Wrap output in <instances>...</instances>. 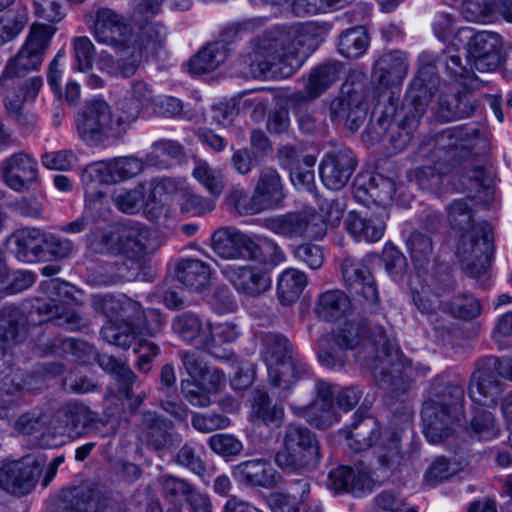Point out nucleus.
I'll list each match as a JSON object with an SVG mask.
<instances>
[{"label":"nucleus","mask_w":512,"mask_h":512,"mask_svg":"<svg viewBox=\"0 0 512 512\" xmlns=\"http://www.w3.org/2000/svg\"><path fill=\"white\" fill-rule=\"evenodd\" d=\"M146 184L139 183L131 190L121 191L113 194V201L117 208L126 214H134L145 207L152 210V205H148V194Z\"/></svg>","instance_id":"nucleus-51"},{"label":"nucleus","mask_w":512,"mask_h":512,"mask_svg":"<svg viewBox=\"0 0 512 512\" xmlns=\"http://www.w3.org/2000/svg\"><path fill=\"white\" fill-rule=\"evenodd\" d=\"M172 329L182 340L203 348L212 347L216 341L212 324H203L193 313L187 312L176 316L172 322Z\"/></svg>","instance_id":"nucleus-31"},{"label":"nucleus","mask_w":512,"mask_h":512,"mask_svg":"<svg viewBox=\"0 0 512 512\" xmlns=\"http://www.w3.org/2000/svg\"><path fill=\"white\" fill-rule=\"evenodd\" d=\"M361 192L367 194L385 213V207L391 203L395 193V184L391 179L378 174L371 176L367 184L355 185L356 197H360Z\"/></svg>","instance_id":"nucleus-47"},{"label":"nucleus","mask_w":512,"mask_h":512,"mask_svg":"<svg viewBox=\"0 0 512 512\" xmlns=\"http://www.w3.org/2000/svg\"><path fill=\"white\" fill-rule=\"evenodd\" d=\"M260 355L267 367L269 383L281 401L286 400L297 381L311 378L308 365L295 355L292 344L281 334L261 335Z\"/></svg>","instance_id":"nucleus-3"},{"label":"nucleus","mask_w":512,"mask_h":512,"mask_svg":"<svg viewBox=\"0 0 512 512\" xmlns=\"http://www.w3.org/2000/svg\"><path fill=\"white\" fill-rule=\"evenodd\" d=\"M448 219L451 226L460 231H468L476 224L473 222V211L465 199L454 200L449 205Z\"/></svg>","instance_id":"nucleus-61"},{"label":"nucleus","mask_w":512,"mask_h":512,"mask_svg":"<svg viewBox=\"0 0 512 512\" xmlns=\"http://www.w3.org/2000/svg\"><path fill=\"white\" fill-rule=\"evenodd\" d=\"M193 176L209 193L218 197L224 189V175L221 170L211 167L206 161H197Z\"/></svg>","instance_id":"nucleus-54"},{"label":"nucleus","mask_w":512,"mask_h":512,"mask_svg":"<svg viewBox=\"0 0 512 512\" xmlns=\"http://www.w3.org/2000/svg\"><path fill=\"white\" fill-rule=\"evenodd\" d=\"M27 20L23 12L0 16V47L13 41L25 28Z\"/></svg>","instance_id":"nucleus-60"},{"label":"nucleus","mask_w":512,"mask_h":512,"mask_svg":"<svg viewBox=\"0 0 512 512\" xmlns=\"http://www.w3.org/2000/svg\"><path fill=\"white\" fill-rule=\"evenodd\" d=\"M235 290L247 297H258L271 288L269 271L258 265H227L221 270Z\"/></svg>","instance_id":"nucleus-17"},{"label":"nucleus","mask_w":512,"mask_h":512,"mask_svg":"<svg viewBox=\"0 0 512 512\" xmlns=\"http://www.w3.org/2000/svg\"><path fill=\"white\" fill-rule=\"evenodd\" d=\"M54 29L47 25H32L30 33L15 55L6 65L0 78V85H4L8 79L21 77L29 71L37 70L42 61L45 50L53 36Z\"/></svg>","instance_id":"nucleus-10"},{"label":"nucleus","mask_w":512,"mask_h":512,"mask_svg":"<svg viewBox=\"0 0 512 512\" xmlns=\"http://www.w3.org/2000/svg\"><path fill=\"white\" fill-rule=\"evenodd\" d=\"M336 344L340 349L361 346L357 357L385 392L386 404L392 409L399 402L404 416L411 418L412 410L406 401L414 376L412 362L391 342L383 326L371 321L348 323L336 336Z\"/></svg>","instance_id":"nucleus-1"},{"label":"nucleus","mask_w":512,"mask_h":512,"mask_svg":"<svg viewBox=\"0 0 512 512\" xmlns=\"http://www.w3.org/2000/svg\"><path fill=\"white\" fill-rule=\"evenodd\" d=\"M103 491L93 485L63 489L58 495V512H98Z\"/></svg>","instance_id":"nucleus-28"},{"label":"nucleus","mask_w":512,"mask_h":512,"mask_svg":"<svg viewBox=\"0 0 512 512\" xmlns=\"http://www.w3.org/2000/svg\"><path fill=\"white\" fill-rule=\"evenodd\" d=\"M177 279L188 289L201 292L210 283L209 266L198 259H184L176 269Z\"/></svg>","instance_id":"nucleus-41"},{"label":"nucleus","mask_w":512,"mask_h":512,"mask_svg":"<svg viewBox=\"0 0 512 512\" xmlns=\"http://www.w3.org/2000/svg\"><path fill=\"white\" fill-rule=\"evenodd\" d=\"M229 49L222 41L208 44L188 63L189 70L193 74H204L218 68L227 58Z\"/></svg>","instance_id":"nucleus-42"},{"label":"nucleus","mask_w":512,"mask_h":512,"mask_svg":"<svg viewBox=\"0 0 512 512\" xmlns=\"http://www.w3.org/2000/svg\"><path fill=\"white\" fill-rule=\"evenodd\" d=\"M484 362L485 357L477 362L471 374L468 395L476 403L494 407L505 390V384L498 379L496 371L488 368Z\"/></svg>","instance_id":"nucleus-20"},{"label":"nucleus","mask_w":512,"mask_h":512,"mask_svg":"<svg viewBox=\"0 0 512 512\" xmlns=\"http://www.w3.org/2000/svg\"><path fill=\"white\" fill-rule=\"evenodd\" d=\"M384 214L350 211L345 218V228L356 241L377 242L385 232Z\"/></svg>","instance_id":"nucleus-27"},{"label":"nucleus","mask_w":512,"mask_h":512,"mask_svg":"<svg viewBox=\"0 0 512 512\" xmlns=\"http://www.w3.org/2000/svg\"><path fill=\"white\" fill-rule=\"evenodd\" d=\"M349 297L339 289L328 290L318 297L315 312L325 321H334L350 309Z\"/></svg>","instance_id":"nucleus-44"},{"label":"nucleus","mask_w":512,"mask_h":512,"mask_svg":"<svg viewBox=\"0 0 512 512\" xmlns=\"http://www.w3.org/2000/svg\"><path fill=\"white\" fill-rule=\"evenodd\" d=\"M143 169L144 161L137 157H116L88 164L81 174V180L85 184H114L136 177Z\"/></svg>","instance_id":"nucleus-11"},{"label":"nucleus","mask_w":512,"mask_h":512,"mask_svg":"<svg viewBox=\"0 0 512 512\" xmlns=\"http://www.w3.org/2000/svg\"><path fill=\"white\" fill-rule=\"evenodd\" d=\"M252 414L265 425H280L284 418L282 406L273 404L265 391H256L253 396Z\"/></svg>","instance_id":"nucleus-52"},{"label":"nucleus","mask_w":512,"mask_h":512,"mask_svg":"<svg viewBox=\"0 0 512 512\" xmlns=\"http://www.w3.org/2000/svg\"><path fill=\"white\" fill-rule=\"evenodd\" d=\"M426 158L427 164L414 170V179L421 189L436 192L451 169L439 159L434 160L429 151Z\"/></svg>","instance_id":"nucleus-46"},{"label":"nucleus","mask_w":512,"mask_h":512,"mask_svg":"<svg viewBox=\"0 0 512 512\" xmlns=\"http://www.w3.org/2000/svg\"><path fill=\"white\" fill-rule=\"evenodd\" d=\"M480 135V129L475 126L450 127L436 134L428 151L434 160L437 158L452 169L469 156Z\"/></svg>","instance_id":"nucleus-8"},{"label":"nucleus","mask_w":512,"mask_h":512,"mask_svg":"<svg viewBox=\"0 0 512 512\" xmlns=\"http://www.w3.org/2000/svg\"><path fill=\"white\" fill-rule=\"evenodd\" d=\"M254 204L261 212L279 207L285 194L281 177L276 169L265 167L260 170L254 190Z\"/></svg>","instance_id":"nucleus-29"},{"label":"nucleus","mask_w":512,"mask_h":512,"mask_svg":"<svg viewBox=\"0 0 512 512\" xmlns=\"http://www.w3.org/2000/svg\"><path fill=\"white\" fill-rule=\"evenodd\" d=\"M329 30L330 25L325 22L278 28L261 38L239 61V73L244 78L266 77L270 72L290 76L324 41Z\"/></svg>","instance_id":"nucleus-2"},{"label":"nucleus","mask_w":512,"mask_h":512,"mask_svg":"<svg viewBox=\"0 0 512 512\" xmlns=\"http://www.w3.org/2000/svg\"><path fill=\"white\" fill-rule=\"evenodd\" d=\"M328 486L335 492H348L354 495L371 489V475L367 468L339 466L329 472Z\"/></svg>","instance_id":"nucleus-32"},{"label":"nucleus","mask_w":512,"mask_h":512,"mask_svg":"<svg viewBox=\"0 0 512 512\" xmlns=\"http://www.w3.org/2000/svg\"><path fill=\"white\" fill-rule=\"evenodd\" d=\"M45 436L52 438L55 441L54 445L63 444L66 438L74 437L63 407L58 409L49 420L46 418Z\"/></svg>","instance_id":"nucleus-57"},{"label":"nucleus","mask_w":512,"mask_h":512,"mask_svg":"<svg viewBox=\"0 0 512 512\" xmlns=\"http://www.w3.org/2000/svg\"><path fill=\"white\" fill-rule=\"evenodd\" d=\"M42 472L41 463L31 457L3 462L0 466V488L17 497L29 494Z\"/></svg>","instance_id":"nucleus-13"},{"label":"nucleus","mask_w":512,"mask_h":512,"mask_svg":"<svg viewBox=\"0 0 512 512\" xmlns=\"http://www.w3.org/2000/svg\"><path fill=\"white\" fill-rule=\"evenodd\" d=\"M233 477L248 487L272 489L281 482V475L265 459L243 461L232 470Z\"/></svg>","instance_id":"nucleus-25"},{"label":"nucleus","mask_w":512,"mask_h":512,"mask_svg":"<svg viewBox=\"0 0 512 512\" xmlns=\"http://www.w3.org/2000/svg\"><path fill=\"white\" fill-rule=\"evenodd\" d=\"M119 229L113 231H92L86 235L87 248L96 254L119 255Z\"/></svg>","instance_id":"nucleus-53"},{"label":"nucleus","mask_w":512,"mask_h":512,"mask_svg":"<svg viewBox=\"0 0 512 512\" xmlns=\"http://www.w3.org/2000/svg\"><path fill=\"white\" fill-rule=\"evenodd\" d=\"M408 62L401 51H389L374 64L373 78L385 88L400 85L407 75Z\"/></svg>","instance_id":"nucleus-35"},{"label":"nucleus","mask_w":512,"mask_h":512,"mask_svg":"<svg viewBox=\"0 0 512 512\" xmlns=\"http://www.w3.org/2000/svg\"><path fill=\"white\" fill-rule=\"evenodd\" d=\"M464 397L465 392L462 386L448 383L444 386L435 387L431 396L424 402L462 416Z\"/></svg>","instance_id":"nucleus-45"},{"label":"nucleus","mask_w":512,"mask_h":512,"mask_svg":"<svg viewBox=\"0 0 512 512\" xmlns=\"http://www.w3.org/2000/svg\"><path fill=\"white\" fill-rule=\"evenodd\" d=\"M314 398L304 405L292 402L289 406L292 412L306 419L308 423L318 429H327L333 423L338 422L337 414L333 407V390L331 385L320 379L313 380Z\"/></svg>","instance_id":"nucleus-12"},{"label":"nucleus","mask_w":512,"mask_h":512,"mask_svg":"<svg viewBox=\"0 0 512 512\" xmlns=\"http://www.w3.org/2000/svg\"><path fill=\"white\" fill-rule=\"evenodd\" d=\"M120 56L114 59L111 55H102L99 61L102 70L112 76L131 77L133 76L142 60V44L136 39L130 43V47L124 52H117Z\"/></svg>","instance_id":"nucleus-36"},{"label":"nucleus","mask_w":512,"mask_h":512,"mask_svg":"<svg viewBox=\"0 0 512 512\" xmlns=\"http://www.w3.org/2000/svg\"><path fill=\"white\" fill-rule=\"evenodd\" d=\"M120 254L133 263L142 260L158 249V242L152 231L139 223L119 228Z\"/></svg>","instance_id":"nucleus-23"},{"label":"nucleus","mask_w":512,"mask_h":512,"mask_svg":"<svg viewBox=\"0 0 512 512\" xmlns=\"http://www.w3.org/2000/svg\"><path fill=\"white\" fill-rule=\"evenodd\" d=\"M264 225L271 232L289 239H321L326 234L325 223L313 214L286 213L265 219Z\"/></svg>","instance_id":"nucleus-15"},{"label":"nucleus","mask_w":512,"mask_h":512,"mask_svg":"<svg viewBox=\"0 0 512 512\" xmlns=\"http://www.w3.org/2000/svg\"><path fill=\"white\" fill-rule=\"evenodd\" d=\"M340 269L346 288L358 296L365 309L375 311L380 304V298L375 279L368 267L352 257H346Z\"/></svg>","instance_id":"nucleus-14"},{"label":"nucleus","mask_w":512,"mask_h":512,"mask_svg":"<svg viewBox=\"0 0 512 512\" xmlns=\"http://www.w3.org/2000/svg\"><path fill=\"white\" fill-rule=\"evenodd\" d=\"M1 177L16 192L29 190L39 180L37 161L24 152L15 153L2 161Z\"/></svg>","instance_id":"nucleus-19"},{"label":"nucleus","mask_w":512,"mask_h":512,"mask_svg":"<svg viewBox=\"0 0 512 512\" xmlns=\"http://www.w3.org/2000/svg\"><path fill=\"white\" fill-rule=\"evenodd\" d=\"M378 438L379 424L370 415L357 413L354 421L346 431V439L349 441L348 445L356 452L367 450Z\"/></svg>","instance_id":"nucleus-38"},{"label":"nucleus","mask_w":512,"mask_h":512,"mask_svg":"<svg viewBox=\"0 0 512 512\" xmlns=\"http://www.w3.org/2000/svg\"><path fill=\"white\" fill-rule=\"evenodd\" d=\"M341 70V64L337 61H329L314 68L305 86V91L293 93L290 99L296 103H305L319 97L337 79Z\"/></svg>","instance_id":"nucleus-34"},{"label":"nucleus","mask_w":512,"mask_h":512,"mask_svg":"<svg viewBox=\"0 0 512 512\" xmlns=\"http://www.w3.org/2000/svg\"><path fill=\"white\" fill-rule=\"evenodd\" d=\"M74 436L95 421V414L81 403H69L63 406Z\"/></svg>","instance_id":"nucleus-64"},{"label":"nucleus","mask_w":512,"mask_h":512,"mask_svg":"<svg viewBox=\"0 0 512 512\" xmlns=\"http://www.w3.org/2000/svg\"><path fill=\"white\" fill-rule=\"evenodd\" d=\"M417 111H409L401 121L394 122L387 112L382 113L376 121H371L362 134L363 141L375 144L387 140L394 153L405 150L411 143L419 119Z\"/></svg>","instance_id":"nucleus-7"},{"label":"nucleus","mask_w":512,"mask_h":512,"mask_svg":"<svg viewBox=\"0 0 512 512\" xmlns=\"http://www.w3.org/2000/svg\"><path fill=\"white\" fill-rule=\"evenodd\" d=\"M461 13L469 22L488 23L495 16V4L493 0H463Z\"/></svg>","instance_id":"nucleus-55"},{"label":"nucleus","mask_w":512,"mask_h":512,"mask_svg":"<svg viewBox=\"0 0 512 512\" xmlns=\"http://www.w3.org/2000/svg\"><path fill=\"white\" fill-rule=\"evenodd\" d=\"M468 54L479 72L494 71L501 63L502 38L491 31H480L469 37Z\"/></svg>","instance_id":"nucleus-21"},{"label":"nucleus","mask_w":512,"mask_h":512,"mask_svg":"<svg viewBox=\"0 0 512 512\" xmlns=\"http://www.w3.org/2000/svg\"><path fill=\"white\" fill-rule=\"evenodd\" d=\"M439 84V78L432 66L419 69L411 84L410 98L417 115H423L433 98Z\"/></svg>","instance_id":"nucleus-37"},{"label":"nucleus","mask_w":512,"mask_h":512,"mask_svg":"<svg viewBox=\"0 0 512 512\" xmlns=\"http://www.w3.org/2000/svg\"><path fill=\"white\" fill-rule=\"evenodd\" d=\"M369 37L363 26H355L341 33L338 42L339 53L349 59L363 55L368 48Z\"/></svg>","instance_id":"nucleus-49"},{"label":"nucleus","mask_w":512,"mask_h":512,"mask_svg":"<svg viewBox=\"0 0 512 512\" xmlns=\"http://www.w3.org/2000/svg\"><path fill=\"white\" fill-rule=\"evenodd\" d=\"M308 279L304 272L288 268L284 270L277 283V296L281 304L290 306L295 303L307 286Z\"/></svg>","instance_id":"nucleus-43"},{"label":"nucleus","mask_w":512,"mask_h":512,"mask_svg":"<svg viewBox=\"0 0 512 512\" xmlns=\"http://www.w3.org/2000/svg\"><path fill=\"white\" fill-rule=\"evenodd\" d=\"M421 417L424 435L432 444H439L448 439L461 420L460 415L425 402L422 406Z\"/></svg>","instance_id":"nucleus-24"},{"label":"nucleus","mask_w":512,"mask_h":512,"mask_svg":"<svg viewBox=\"0 0 512 512\" xmlns=\"http://www.w3.org/2000/svg\"><path fill=\"white\" fill-rule=\"evenodd\" d=\"M41 287L49 297L48 301L44 300L45 302H53L63 305L64 303H70L75 300L74 294L76 292V288L58 278L43 282Z\"/></svg>","instance_id":"nucleus-62"},{"label":"nucleus","mask_w":512,"mask_h":512,"mask_svg":"<svg viewBox=\"0 0 512 512\" xmlns=\"http://www.w3.org/2000/svg\"><path fill=\"white\" fill-rule=\"evenodd\" d=\"M96 361L106 372L114 375L118 383L119 392L126 398H130L133 385L137 380L136 374L127 365L119 362L113 356L97 354Z\"/></svg>","instance_id":"nucleus-48"},{"label":"nucleus","mask_w":512,"mask_h":512,"mask_svg":"<svg viewBox=\"0 0 512 512\" xmlns=\"http://www.w3.org/2000/svg\"><path fill=\"white\" fill-rule=\"evenodd\" d=\"M46 233L36 228H23L14 232L16 256L24 262H36L44 259Z\"/></svg>","instance_id":"nucleus-39"},{"label":"nucleus","mask_w":512,"mask_h":512,"mask_svg":"<svg viewBox=\"0 0 512 512\" xmlns=\"http://www.w3.org/2000/svg\"><path fill=\"white\" fill-rule=\"evenodd\" d=\"M406 247L415 268H427L434 249L431 236L420 231H413L406 239Z\"/></svg>","instance_id":"nucleus-50"},{"label":"nucleus","mask_w":512,"mask_h":512,"mask_svg":"<svg viewBox=\"0 0 512 512\" xmlns=\"http://www.w3.org/2000/svg\"><path fill=\"white\" fill-rule=\"evenodd\" d=\"M446 310L459 319L472 320L478 317L482 312V306L478 299L470 294H460L455 296Z\"/></svg>","instance_id":"nucleus-58"},{"label":"nucleus","mask_w":512,"mask_h":512,"mask_svg":"<svg viewBox=\"0 0 512 512\" xmlns=\"http://www.w3.org/2000/svg\"><path fill=\"white\" fill-rule=\"evenodd\" d=\"M320 460V447L315 434L295 423L285 426L282 447L275 455V463L285 471L311 469Z\"/></svg>","instance_id":"nucleus-4"},{"label":"nucleus","mask_w":512,"mask_h":512,"mask_svg":"<svg viewBox=\"0 0 512 512\" xmlns=\"http://www.w3.org/2000/svg\"><path fill=\"white\" fill-rule=\"evenodd\" d=\"M85 22L99 44L116 52H124L135 40L129 21L110 8H98L94 15L86 16Z\"/></svg>","instance_id":"nucleus-9"},{"label":"nucleus","mask_w":512,"mask_h":512,"mask_svg":"<svg viewBox=\"0 0 512 512\" xmlns=\"http://www.w3.org/2000/svg\"><path fill=\"white\" fill-rule=\"evenodd\" d=\"M29 318L32 322H48L51 326L63 327L69 331H78L87 326V321L73 310H67L64 305L34 299L29 308Z\"/></svg>","instance_id":"nucleus-22"},{"label":"nucleus","mask_w":512,"mask_h":512,"mask_svg":"<svg viewBox=\"0 0 512 512\" xmlns=\"http://www.w3.org/2000/svg\"><path fill=\"white\" fill-rule=\"evenodd\" d=\"M172 423L157 415L155 412L145 411L139 426L141 440L151 449L161 451L174 443L171 432Z\"/></svg>","instance_id":"nucleus-33"},{"label":"nucleus","mask_w":512,"mask_h":512,"mask_svg":"<svg viewBox=\"0 0 512 512\" xmlns=\"http://www.w3.org/2000/svg\"><path fill=\"white\" fill-rule=\"evenodd\" d=\"M61 353L70 354L82 364H91L97 358V351L91 344L75 338H66L61 342Z\"/></svg>","instance_id":"nucleus-63"},{"label":"nucleus","mask_w":512,"mask_h":512,"mask_svg":"<svg viewBox=\"0 0 512 512\" xmlns=\"http://www.w3.org/2000/svg\"><path fill=\"white\" fill-rule=\"evenodd\" d=\"M212 247L226 260H256L260 255L259 245L249 235L232 227L216 230L212 235Z\"/></svg>","instance_id":"nucleus-16"},{"label":"nucleus","mask_w":512,"mask_h":512,"mask_svg":"<svg viewBox=\"0 0 512 512\" xmlns=\"http://www.w3.org/2000/svg\"><path fill=\"white\" fill-rule=\"evenodd\" d=\"M127 314L124 320L110 321L101 329V337L109 344L128 349L135 339V330L132 325L144 314L141 304L133 299L127 302Z\"/></svg>","instance_id":"nucleus-30"},{"label":"nucleus","mask_w":512,"mask_h":512,"mask_svg":"<svg viewBox=\"0 0 512 512\" xmlns=\"http://www.w3.org/2000/svg\"><path fill=\"white\" fill-rule=\"evenodd\" d=\"M32 300L27 302L23 309L18 307H4L0 310V344L10 347L22 342L27 336V325H38L29 318V308Z\"/></svg>","instance_id":"nucleus-26"},{"label":"nucleus","mask_w":512,"mask_h":512,"mask_svg":"<svg viewBox=\"0 0 512 512\" xmlns=\"http://www.w3.org/2000/svg\"><path fill=\"white\" fill-rule=\"evenodd\" d=\"M76 128L79 137L90 146H100L124 133L117 117L113 119L110 105L98 98L86 102L76 119Z\"/></svg>","instance_id":"nucleus-6"},{"label":"nucleus","mask_w":512,"mask_h":512,"mask_svg":"<svg viewBox=\"0 0 512 512\" xmlns=\"http://www.w3.org/2000/svg\"><path fill=\"white\" fill-rule=\"evenodd\" d=\"M376 456L380 466L391 474L401 472L408 463V458L400 446V437L395 432L389 433L381 440Z\"/></svg>","instance_id":"nucleus-40"},{"label":"nucleus","mask_w":512,"mask_h":512,"mask_svg":"<svg viewBox=\"0 0 512 512\" xmlns=\"http://www.w3.org/2000/svg\"><path fill=\"white\" fill-rule=\"evenodd\" d=\"M470 428L480 439H492L499 434L494 415L483 408H476L470 420Z\"/></svg>","instance_id":"nucleus-56"},{"label":"nucleus","mask_w":512,"mask_h":512,"mask_svg":"<svg viewBox=\"0 0 512 512\" xmlns=\"http://www.w3.org/2000/svg\"><path fill=\"white\" fill-rule=\"evenodd\" d=\"M72 44L77 70L80 72L91 70L96 54L93 42L87 36H79L73 38Z\"/></svg>","instance_id":"nucleus-59"},{"label":"nucleus","mask_w":512,"mask_h":512,"mask_svg":"<svg viewBox=\"0 0 512 512\" xmlns=\"http://www.w3.org/2000/svg\"><path fill=\"white\" fill-rule=\"evenodd\" d=\"M494 252L492 227L489 223L478 222L464 231L456 246V256L463 271L471 278L485 274Z\"/></svg>","instance_id":"nucleus-5"},{"label":"nucleus","mask_w":512,"mask_h":512,"mask_svg":"<svg viewBox=\"0 0 512 512\" xmlns=\"http://www.w3.org/2000/svg\"><path fill=\"white\" fill-rule=\"evenodd\" d=\"M356 166V157L349 148L330 151L320 163L321 180L328 189L340 190L348 184Z\"/></svg>","instance_id":"nucleus-18"}]
</instances>
